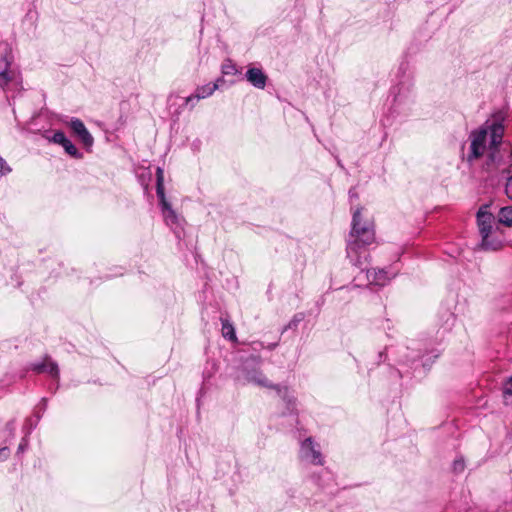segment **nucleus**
Wrapping results in <instances>:
<instances>
[{
	"mask_svg": "<svg viewBox=\"0 0 512 512\" xmlns=\"http://www.w3.org/2000/svg\"><path fill=\"white\" fill-rule=\"evenodd\" d=\"M220 82H224V80L222 78H218L213 83H208L197 87L195 90L196 97H198L199 99H204L211 96L215 92V90L219 88Z\"/></svg>",
	"mask_w": 512,
	"mask_h": 512,
	"instance_id": "18",
	"label": "nucleus"
},
{
	"mask_svg": "<svg viewBox=\"0 0 512 512\" xmlns=\"http://www.w3.org/2000/svg\"><path fill=\"white\" fill-rule=\"evenodd\" d=\"M240 361V372L248 383L265 388L272 386L261 370L262 358L259 354L240 355Z\"/></svg>",
	"mask_w": 512,
	"mask_h": 512,
	"instance_id": "6",
	"label": "nucleus"
},
{
	"mask_svg": "<svg viewBox=\"0 0 512 512\" xmlns=\"http://www.w3.org/2000/svg\"><path fill=\"white\" fill-rule=\"evenodd\" d=\"M47 405H48V398L42 397L33 413V415L37 419V421H40V419L42 418L44 412L47 409Z\"/></svg>",
	"mask_w": 512,
	"mask_h": 512,
	"instance_id": "25",
	"label": "nucleus"
},
{
	"mask_svg": "<svg viewBox=\"0 0 512 512\" xmlns=\"http://www.w3.org/2000/svg\"><path fill=\"white\" fill-rule=\"evenodd\" d=\"M311 480L322 492L331 497L338 492L335 476L329 469L323 468L318 473H313Z\"/></svg>",
	"mask_w": 512,
	"mask_h": 512,
	"instance_id": "12",
	"label": "nucleus"
},
{
	"mask_svg": "<svg viewBox=\"0 0 512 512\" xmlns=\"http://www.w3.org/2000/svg\"><path fill=\"white\" fill-rule=\"evenodd\" d=\"M63 123L69 127L72 135L81 142L84 149L87 152H91L94 144V138L86 128L84 122L79 118L71 117L68 120L63 121Z\"/></svg>",
	"mask_w": 512,
	"mask_h": 512,
	"instance_id": "11",
	"label": "nucleus"
},
{
	"mask_svg": "<svg viewBox=\"0 0 512 512\" xmlns=\"http://www.w3.org/2000/svg\"><path fill=\"white\" fill-rule=\"evenodd\" d=\"M305 317L306 314L304 312L295 313L292 319L288 322V324L283 327L282 334L285 333L287 330L296 331L298 325L305 319Z\"/></svg>",
	"mask_w": 512,
	"mask_h": 512,
	"instance_id": "20",
	"label": "nucleus"
},
{
	"mask_svg": "<svg viewBox=\"0 0 512 512\" xmlns=\"http://www.w3.org/2000/svg\"><path fill=\"white\" fill-rule=\"evenodd\" d=\"M465 468V462L462 457L455 459L453 462V471L455 473H461L464 471Z\"/></svg>",
	"mask_w": 512,
	"mask_h": 512,
	"instance_id": "31",
	"label": "nucleus"
},
{
	"mask_svg": "<svg viewBox=\"0 0 512 512\" xmlns=\"http://www.w3.org/2000/svg\"><path fill=\"white\" fill-rule=\"evenodd\" d=\"M505 508L503 509V512L512 511V500L510 502L505 503Z\"/></svg>",
	"mask_w": 512,
	"mask_h": 512,
	"instance_id": "42",
	"label": "nucleus"
},
{
	"mask_svg": "<svg viewBox=\"0 0 512 512\" xmlns=\"http://www.w3.org/2000/svg\"><path fill=\"white\" fill-rule=\"evenodd\" d=\"M498 175L500 178V183L504 180L507 182V177L512 176V160L507 162L506 165L502 166L500 170H498Z\"/></svg>",
	"mask_w": 512,
	"mask_h": 512,
	"instance_id": "27",
	"label": "nucleus"
},
{
	"mask_svg": "<svg viewBox=\"0 0 512 512\" xmlns=\"http://www.w3.org/2000/svg\"><path fill=\"white\" fill-rule=\"evenodd\" d=\"M299 457L301 460L314 465H322L323 463L322 454L316 447L312 437H308L301 442Z\"/></svg>",
	"mask_w": 512,
	"mask_h": 512,
	"instance_id": "14",
	"label": "nucleus"
},
{
	"mask_svg": "<svg viewBox=\"0 0 512 512\" xmlns=\"http://www.w3.org/2000/svg\"><path fill=\"white\" fill-rule=\"evenodd\" d=\"M503 247V239L498 231L488 233L485 237L481 236L478 248L483 251H498Z\"/></svg>",
	"mask_w": 512,
	"mask_h": 512,
	"instance_id": "17",
	"label": "nucleus"
},
{
	"mask_svg": "<svg viewBox=\"0 0 512 512\" xmlns=\"http://www.w3.org/2000/svg\"><path fill=\"white\" fill-rule=\"evenodd\" d=\"M45 138L51 143L62 146L65 153H67L70 157L77 160L83 158V153L77 149V147L62 130H55L51 136L46 135Z\"/></svg>",
	"mask_w": 512,
	"mask_h": 512,
	"instance_id": "13",
	"label": "nucleus"
},
{
	"mask_svg": "<svg viewBox=\"0 0 512 512\" xmlns=\"http://www.w3.org/2000/svg\"><path fill=\"white\" fill-rule=\"evenodd\" d=\"M397 362L411 369V376L422 377L430 369L441 352L427 340H410L405 347L398 350Z\"/></svg>",
	"mask_w": 512,
	"mask_h": 512,
	"instance_id": "2",
	"label": "nucleus"
},
{
	"mask_svg": "<svg viewBox=\"0 0 512 512\" xmlns=\"http://www.w3.org/2000/svg\"><path fill=\"white\" fill-rule=\"evenodd\" d=\"M348 196H349V199H350L351 201H353V200H357V199L359 198V195H358V193H357V191H356V188H355V187H351V188L349 189V191H348Z\"/></svg>",
	"mask_w": 512,
	"mask_h": 512,
	"instance_id": "38",
	"label": "nucleus"
},
{
	"mask_svg": "<svg viewBox=\"0 0 512 512\" xmlns=\"http://www.w3.org/2000/svg\"><path fill=\"white\" fill-rule=\"evenodd\" d=\"M323 303H324V299L321 298L320 300L317 301V306L320 308L321 305H323Z\"/></svg>",
	"mask_w": 512,
	"mask_h": 512,
	"instance_id": "45",
	"label": "nucleus"
},
{
	"mask_svg": "<svg viewBox=\"0 0 512 512\" xmlns=\"http://www.w3.org/2000/svg\"><path fill=\"white\" fill-rule=\"evenodd\" d=\"M395 372H396V374H397V376H398L399 378H403L405 374H408V373H409V371H408V370L402 371V370H400V369H396V370H395Z\"/></svg>",
	"mask_w": 512,
	"mask_h": 512,
	"instance_id": "40",
	"label": "nucleus"
},
{
	"mask_svg": "<svg viewBox=\"0 0 512 512\" xmlns=\"http://www.w3.org/2000/svg\"><path fill=\"white\" fill-rule=\"evenodd\" d=\"M14 56L9 43L0 42V87L5 89L21 82L19 71L12 67Z\"/></svg>",
	"mask_w": 512,
	"mask_h": 512,
	"instance_id": "7",
	"label": "nucleus"
},
{
	"mask_svg": "<svg viewBox=\"0 0 512 512\" xmlns=\"http://www.w3.org/2000/svg\"><path fill=\"white\" fill-rule=\"evenodd\" d=\"M387 352H388V347H386L383 351H380L378 353L377 361H376L377 365H380L381 363H384L387 360V358H388Z\"/></svg>",
	"mask_w": 512,
	"mask_h": 512,
	"instance_id": "35",
	"label": "nucleus"
},
{
	"mask_svg": "<svg viewBox=\"0 0 512 512\" xmlns=\"http://www.w3.org/2000/svg\"><path fill=\"white\" fill-rule=\"evenodd\" d=\"M27 448H28V437L23 436L18 445L16 455L19 456V455L23 454Z\"/></svg>",
	"mask_w": 512,
	"mask_h": 512,
	"instance_id": "32",
	"label": "nucleus"
},
{
	"mask_svg": "<svg viewBox=\"0 0 512 512\" xmlns=\"http://www.w3.org/2000/svg\"><path fill=\"white\" fill-rule=\"evenodd\" d=\"M507 118V114L504 110H497L492 113L491 117L487 119L479 128L474 129L469 134L470 139V148L469 152L466 155V161L468 163H473L475 160L480 159L484 156L488 145L487 140L492 139V133L494 128H499V130L504 134L505 132V121Z\"/></svg>",
	"mask_w": 512,
	"mask_h": 512,
	"instance_id": "4",
	"label": "nucleus"
},
{
	"mask_svg": "<svg viewBox=\"0 0 512 512\" xmlns=\"http://www.w3.org/2000/svg\"><path fill=\"white\" fill-rule=\"evenodd\" d=\"M12 172V168L7 161L0 156V177H4Z\"/></svg>",
	"mask_w": 512,
	"mask_h": 512,
	"instance_id": "29",
	"label": "nucleus"
},
{
	"mask_svg": "<svg viewBox=\"0 0 512 512\" xmlns=\"http://www.w3.org/2000/svg\"><path fill=\"white\" fill-rule=\"evenodd\" d=\"M505 193L512 200V175L508 176L507 182H505Z\"/></svg>",
	"mask_w": 512,
	"mask_h": 512,
	"instance_id": "34",
	"label": "nucleus"
},
{
	"mask_svg": "<svg viewBox=\"0 0 512 512\" xmlns=\"http://www.w3.org/2000/svg\"><path fill=\"white\" fill-rule=\"evenodd\" d=\"M362 210L363 207L358 206L352 214L351 231L346 246L347 258L353 266L360 270L359 275L354 277V281L360 280V275H363L367 280V285L383 287L391 277L385 269L369 268L368 247L375 242V229L371 221L363 220Z\"/></svg>",
	"mask_w": 512,
	"mask_h": 512,
	"instance_id": "1",
	"label": "nucleus"
},
{
	"mask_svg": "<svg viewBox=\"0 0 512 512\" xmlns=\"http://www.w3.org/2000/svg\"><path fill=\"white\" fill-rule=\"evenodd\" d=\"M199 100L200 99L196 97V93H193L184 99V105L190 109H193Z\"/></svg>",
	"mask_w": 512,
	"mask_h": 512,
	"instance_id": "30",
	"label": "nucleus"
},
{
	"mask_svg": "<svg viewBox=\"0 0 512 512\" xmlns=\"http://www.w3.org/2000/svg\"><path fill=\"white\" fill-rule=\"evenodd\" d=\"M222 322V335L229 340H235L236 334L233 325L227 319H221Z\"/></svg>",
	"mask_w": 512,
	"mask_h": 512,
	"instance_id": "23",
	"label": "nucleus"
},
{
	"mask_svg": "<svg viewBox=\"0 0 512 512\" xmlns=\"http://www.w3.org/2000/svg\"><path fill=\"white\" fill-rule=\"evenodd\" d=\"M278 345H279V341H275V342L265 345L264 349L274 350Z\"/></svg>",
	"mask_w": 512,
	"mask_h": 512,
	"instance_id": "39",
	"label": "nucleus"
},
{
	"mask_svg": "<svg viewBox=\"0 0 512 512\" xmlns=\"http://www.w3.org/2000/svg\"><path fill=\"white\" fill-rule=\"evenodd\" d=\"M499 222L506 226H512V206H506L500 209L498 215Z\"/></svg>",
	"mask_w": 512,
	"mask_h": 512,
	"instance_id": "21",
	"label": "nucleus"
},
{
	"mask_svg": "<svg viewBox=\"0 0 512 512\" xmlns=\"http://www.w3.org/2000/svg\"><path fill=\"white\" fill-rule=\"evenodd\" d=\"M439 321L445 331H450L455 324L456 316L450 309L445 308L439 314Z\"/></svg>",
	"mask_w": 512,
	"mask_h": 512,
	"instance_id": "19",
	"label": "nucleus"
},
{
	"mask_svg": "<svg viewBox=\"0 0 512 512\" xmlns=\"http://www.w3.org/2000/svg\"><path fill=\"white\" fill-rule=\"evenodd\" d=\"M244 78L256 89H264L268 81V76L263 69L253 65L247 67Z\"/></svg>",
	"mask_w": 512,
	"mask_h": 512,
	"instance_id": "16",
	"label": "nucleus"
},
{
	"mask_svg": "<svg viewBox=\"0 0 512 512\" xmlns=\"http://www.w3.org/2000/svg\"><path fill=\"white\" fill-rule=\"evenodd\" d=\"M408 68L409 64L407 62L403 61L400 63L397 73V77L400 80L390 91L393 97L391 113L397 116H408L414 102L412 94L413 83L410 74H407Z\"/></svg>",
	"mask_w": 512,
	"mask_h": 512,
	"instance_id": "5",
	"label": "nucleus"
},
{
	"mask_svg": "<svg viewBox=\"0 0 512 512\" xmlns=\"http://www.w3.org/2000/svg\"><path fill=\"white\" fill-rule=\"evenodd\" d=\"M286 494L289 498H294L296 494V490L294 488H290L286 491Z\"/></svg>",
	"mask_w": 512,
	"mask_h": 512,
	"instance_id": "41",
	"label": "nucleus"
},
{
	"mask_svg": "<svg viewBox=\"0 0 512 512\" xmlns=\"http://www.w3.org/2000/svg\"><path fill=\"white\" fill-rule=\"evenodd\" d=\"M3 437L5 441L13 439L15 436V420L8 421L3 429Z\"/></svg>",
	"mask_w": 512,
	"mask_h": 512,
	"instance_id": "26",
	"label": "nucleus"
},
{
	"mask_svg": "<svg viewBox=\"0 0 512 512\" xmlns=\"http://www.w3.org/2000/svg\"><path fill=\"white\" fill-rule=\"evenodd\" d=\"M211 376L210 373L206 374V372H203V377H204V380H206L207 378H209Z\"/></svg>",
	"mask_w": 512,
	"mask_h": 512,
	"instance_id": "46",
	"label": "nucleus"
},
{
	"mask_svg": "<svg viewBox=\"0 0 512 512\" xmlns=\"http://www.w3.org/2000/svg\"><path fill=\"white\" fill-rule=\"evenodd\" d=\"M10 456V450L8 447L0 448V461H5Z\"/></svg>",
	"mask_w": 512,
	"mask_h": 512,
	"instance_id": "36",
	"label": "nucleus"
},
{
	"mask_svg": "<svg viewBox=\"0 0 512 512\" xmlns=\"http://www.w3.org/2000/svg\"><path fill=\"white\" fill-rule=\"evenodd\" d=\"M276 391L279 398L284 403L283 416H293L296 423H298V401L294 391L286 385L273 384L268 387Z\"/></svg>",
	"mask_w": 512,
	"mask_h": 512,
	"instance_id": "9",
	"label": "nucleus"
},
{
	"mask_svg": "<svg viewBox=\"0 0 512 512\" xmlns=\"http://www.w3.org/2000/svg\"><path fill=\"white\" fill-rule=\"evenodd\" d=\"M60 387V377L58 379H51V383L48 386V390L55 394Z\"/></svg>",
	"mask_w": 512,
	"mask_h": 512,
	"instance_id": "33",
	"label": "nucleus"
},
{
	"mask_svg": "<svg viewBox=\"0 0 512 512\" xmlns=\"http://www.w3.org/2000/svg\"><path fill=\"white\" fill-rule=\"evenodd\" d=\"M503 392L506 395H512V376L507 380Z\"/></svg>",
	"mask_w": 512,
	"mask_h": 512,
	"instance_id": "37",
	"label": "nucleus"
},
{
	"mask_svg": "<svg viewBox=\"0 0 512 512\" xmlns=\"http://www.w3.org/2000/svg\"><path fill=\"white\" fill-rule=\"evenodd\" d=\"M504 134L499 128H494L492 139L485 152L482 171L486 173L485 182L491 186L500 185L498 170L512 160V145L503 140Z\"/></svg>",
	"mask_w": 512,
	"mask_h": 512,
	"instance_id": "3",
	"label": "nucleus"
},
{
	"mask_svg": "<svg viewBox=\"0 0 512 512\" xmlns=\"http://www.w3.org/2000/svg\"><path fill=\"white\" fill-rule=\"evenodd\" d=\"M37 419L35 418V421L32 418H26L24 424H23V432L24 436L29 437V435L32 433V431L36 428L38 425Z\"/></svg>",
	"mask_w": 512,
	"mask_h": 512,
	"instance_id": "28",
	"label": "nucleus"
},
{
	"mask_svg": "<svg viewBox=\"0 0 512 512\" xmlns=\"http://www.w3.org/2000/svg\"><path fill=\"white\" fill-rule=\"evenodd\" d=\"M265 348V344L260 341H253L252 343L248 344L245 348L240 350V355H249V354H255V352H259L260 350Z\"/></svg>",
	"mask_w": 512,
	"mask_h": 512,
	"instance_id": "22",
	"label": "nucleus"
},
{
	"mask_svg": "<svg viewBox=\"0 0 512 512\" xmlns=\"http://www.w3.org/2000/svg\"><path fill=\"white\" fill-rule=\"evenodd\" d=\"M488 209H489V205L484 204L479 208V210L477 211V214H476L479 234H480V236L484 235V237L488 233L497 231L496 229H494V226H493L494 220H495L494 215Z\"/></svg>",
	"mask_w": 512,
	"mask_h": 512,
	"instance_id": "15",
	"label": "nucleus"
},
{
	"mask_svg": "<svg viewBox=\"0 0 512 512\" xmlns=\"http://www.w3.org/2000/svg\"><path fill=\"white\" fill-rule=\"evenodd\" d=\"M156 194L165 223L171 228H178L180 226V218L172 208L170 202L166 199L164 170L161 167H157L156 169Z\"/></svg>",
	"mask_w": 512,
	"mask_h": 512,
	"instance_id": "8",
	"label": "nucleus"
},
{
	"mask_svg": "<svg viewBox=\"0 0 512 512\" xmlns=\"http://www.w3.org/2000/svg\"><path fill=\"white\" fill-rule=\"evenodd\" d=\"M335 160H336V162H337V165H338L342 170H345V167H344V165H343L342 161L340 160V158H339L337 155L335 156Z\"/></svg>",
	"mask_w": 512,
	"mask_h": 512,
	"instance_id": "43",
	"label": "nucleus"
},
{
	"mask_svg": "<svg viewBox=\"0 0 512 512\" xmlns=\"http://www.w3.org/2000/svg\"><path fill=\"white\" fill-rule=\"evenodd\" d=\"M509 473H512V465L509 468Z\"/></svg>",
	"mask_w": 512,
	"mask_h": 512,
	"instance_id": "47",
	"label": "nucleus"
},
{
	"mask_svg": "<svg viewBox=\"0 0 512 512\" xmlns=\"http://www.w3.org/2000/svg\"><path fill=\"white\" fill-rule=\"evenodd\" d=\"M168 297H169L170 301H172V302L175 300V296L172 292L168 293Z\"/></svg>",
	"mask_w": 512,
	"mask_h": 512,
	"instance_id": "44",
	"label": "nucleus"
},
{
	"mask_svg": "<svg viewBox=\"0 0 512 512\" xmlns=\"http://www.w3.org/2000/svg\"><path fill=\"white\" fill-rule=\"evenodd\" d=\"M25 370L32 371L35 374H46L50 379L60 377L59 365L49 354L43 355L39 360L30 362Z\"/></svg>",
	"mask_w": 512,
	"mask_h": 512,
	"instance_id": "10",
	"label": "nucleus"
},
{
	"mask_svg": "<svg viewBox=\"0 0 512 512\" xmlns=\"http://www.w3.org/2000/svg\"><path fill=\"white\" fill-rule=\"evenodd\" d=\"M221 71L224 75H236L240 73L237 65L231 59L224 61L221 66Z\"/></svg>",
	"mask_w": 512,
	"mask_h": 512,
	"instance_id": "24",
	"label": "nucleus"
}]
</instances>
